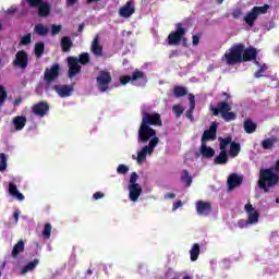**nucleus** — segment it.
I'll use <instances>...</instances> for the list:
<instances>
[{
	"instance_id": "f03ea898",
	"label": "nucleus",
	"mask_w": 279,
	"mask_h": 279,
	"mask_svg": "<svg viewBox=\"0 0 279 279\" xmlns=\"http://www.w3.org/2000/svg\"><path fill=\"white\" fill-rule=\"evenodd\" d=\"M277 173H276V172ZM279 159L276 161L274 168H262L259 170V179L257 181V186L264 193H269L271 189H276L279 184Z\"/></svg>"
},
{
	"instance_id": "052dcab7",
	"label": "nucleus",
	"mask_w": 279,
	"mask_h": 279,
	"mask_svg": "<svg viewBox=\"0 0 279 279\" xmlns=\"http://www.w3.org/2000/svg\"><path fill=\"white\" fill-rule=\"evenodd\" d=\"M177 56H180V51H178V50H172L171 52H170V54H169V58L171 59V58H177Z\"/></svg>"
},
{
	"instance_id": "13d9d810",
	"label": "nucleus",
	"mask_w": 279,
	"mask_h": 279,
	"mask_svg": "<svg viewBox=\"0 0 279 279\" xmlns=\"http://www.w3.org/2000/svg\"><path fill=\"white\" fill-rule=\"evenodd\" d=\"M94 199H101V197H104V193L101 192H96L93 195Z\"/></svg>"
},
{
	"instance_id": "4c0bfd02",
	"label": "nucleus",
	"mask_w": 279,
	"mask_h": 279,
	"mask_svg": "<svg viewBox=\"0 0 279 279\" xmlns=\"http://www.w3.org/2000/svg\"><path fill=\"white\" fill-rule=\"evenodd\" d=\"M34 53L36 58H43V53H45V43L39 41L35 44Z\"/></svg>"
},
{
	"instance_id": "f8f14e48",
	"label": "nucleus",
	"mask_w": 279,
	"mask_h": 279,
	"mask_svg": "<svg viewBox=\"0 0 279 279\" xmlns=\"http://www.w3.org/2000/svg\"><path fill=\"white\" fill-rule=\"evenodd\" d=\"M29 64V54L25 50H19L15 54V59L13 60V66L17 69L25 70Z\"/></svg>"
},
{
	"instance_id": "e2e57ef3",
	"label": "nucleus",
	"mask_w": 279,
	"mask_h": 279,
	"mask_svg": "<svg viewBox=\"0 0 279 279\" xmlns=\"http://www.w3.org/2000/svg\"><path fill=\"white\" fill-rule=\"evenodd\" d=\"M21 216V211L16 210L13 213V217L15 219V223H19V217Z\"/></svg>"
},
{
	"instance_id": "0eeeda50",
	"label": "nucleus",
	"mask_w": 279,
	"mask_h": 279,
	"mask_svg": "<svg viewBox=\"0 0 279 279\" xmlns=\"http://www.w3.org/2000/svg\"><path fill=\"white\" fill-rule=\"evenodd\" d=\"M269 10V4H264L263 7H254L245 16L244 21L248 27H254V23L258 20L260 14H267Z\"/></svg>"
},
{
	"instance_id": "72a5a7b5",
	"label": "nucleus",
	"mask_w": 279,
	"mask_h": 279,
	"mask_svg": "<svg viewBox=\"0 0 279 279\" xmlns=\"http://www.w3.org/2000/svg\"><path fill=\"white\" fill-rule=\"evenodd\" d=\"M229 154L232 158H236V156H239V154H241V144L236 143V142H232L230 144V150Z\"/></svg>"
},
{
	"instance_id": "603ef678",
	"label": "nucleus",
	"mask_w": 279,
	"mask_h": 279,
	"mask_svg": "<svg viewBox=\"0 0 279 279\" xmlns=\"http://www.w3.org/2000/svg\"><path fill=\"white\" fill-rule=\"evenodd\" d=\"M199 38H202L201 35H193L192 36V44L194 47H197V45H199Z\"/></svg>"
},
{
	"instance_id": "69168bd1",
	"label": "nucleus",
	"mask_w": 279,
	"mask_h": 279,
	"mask_svg": "<svg viewBox=\"0 0 279 279\" xmlns=\"http://www.w3.org/2000/svg\"><path fill=\"white\" fill-rule=\"evenodd\" d=\"M84 27H85V24L82 23L78 25V33L82 34V32H84Z\"/></svg>"
},
{
	"instance_id": "b1692460",
	"label": "nucleus",
	"mask_w": 279,
	"mask_h": 279,
	"mask_svg": "<svg viewBox=\"0 0 279 279\" xmlns=\"http://www.w3.org/2000/svg\"><path fill=\"white\" fill-rule=\"evenodd\" d=\"M25 252V241L20 240L14 246L11 252L12 258H19V254H23Z\"/></svg>"
},
{
	"instance_id": "6e6d98bb",
	"label": "nucleus",
	"mask_w": 279,
	"mask_h": 279,
	"mask_svg": "<svg viewBox=\"0 0 279 279\" xmlns=\"http://www.w3.org/2000/svg\"><path fill=\"white\" fill-rule=\"evenodd\" d=\"M65 1L69 8H73V5H75V3H78L80 0H65Z\"/></svg>"
},
{
	"instance_id": "79ce46f5",
	"label": "nucleus",
	"mask_w": 279,
	"mask_h": 279,
	"mask_svg": "<svg viewBox=\"0 0 279 279\" xmlns=\"http://www.w3.org/2000/svg\"><path fill=\"white\" fill-rule=\"evenodd\" d=\"M8 169V156L4 153L0 154V171Z\"/></svg>"
},
{
	"instance_id": "9d476101",
	"label": "nucleus",
	"mask_w": 279,
	"mask_h": 279,
	"mask_svg": "<svg viewBox=\"0 0 279 279\" xmlns=\"http://www.w3.org/2000/svg\"><path fill=\"white\" fill-rule=\"evenodd\" d=\"M112 75L108 71H100L96 77V85L99 93H108Z\"/></svg>"
},
{
	"instance_id": "3c124183",
	"label": "nucleus",
	"mask_w": 279,
	"mask_h": 279,
	"mask_svg": "<svg viewBox=\"0 0 279 279\" xmlns=\"http://www.w3.org/2000/svg\"><path fill=\"white\" fill-rule=\"evenodd\" d=\"M193 110H195V107H190L185 112V116L187 119H190V121H193Z\"/></svg>"
},
{
	"instance_id": "6e6552de",
	"label": "nucleus",
	"mask_w": 279,
	"mask_h": 279,
	"mask_svg": "<svg viewBox=\"0 0 279 279\" xmlns=\"http://www.w3.org/2000/svg\"><path fill=\"white\" fill-rule=\"evenodd\" d=\"M244 210L247 213L248 218L246 221L240 220L238 222L240 228H244L245 226H252L254 223H258V219H260V213H258L257 210L254 211V206L252 205V203H247L244 206Z\"/></svg>"
},
{
	"instance_id": "4d7b16f0",
	"label": "nucleus",
	"mask_w": 279,
	"mask_h": 279,
	"mask_svg": "<svg viewBox=\"0 0 279 279\" xmlns=\"http://www.w3.org/2000/svg\"><path fill=\"white\" fill-rule=\"evenodd\" d=\"M182 206V201H178L177 203L173 204L172 210H178V208H181Z\"/></svg>"
},
{
	"instance_id": "aec40b11",
	"label": "nucleus",
	"mask_w": 279,
	"mask_h": 279,
	"mask_svg": "<svg viewBox=\"0 0 279 279\" xmlns=\"http://www.w3.org/2000/svg\"><path fill=\"white\" fill-rule=\"evenodd\" d=\"M241 184H243V177H241L236 173H231L228 177L227 185H228L229 191H234V189L241 186Z\"/></svg>"
},
{
	"instance_id": "cd10ccee",
	"label": "nucleus",
	"mask_w": 279,
	"mask_h": 279,
	"mask_svg": "<svg viewBox=\"0 0 279 279\" xmlns=\"http://www.w3.org/2000/svg\"><path fill=\"white\" fill-rule=\"evenodd\" d=\"M278 137L276 136H271V137H268L264 141H262V148L263 149H274V146L276 145V143H278Z\"/></svg>"
},
{
	"instance_id": "20e7f679",
	"label": "nucleus",
	"mask_w": 279,
	"mask_h": 279,
	"mask_svg": "<svg viewBox=\"0 0 279 279\" xmlns=\"http://www.w3.org/2000/svg\"><path fill=\"white\" fill-rule=\"evenodd\" d=\"M230 110H232V106L228 101H220L217 104V107H210V111L214 117H219L220 114L227 123H230V121H236V113Z\"/></svg>"
},
{
	"instance_id": "4468645a",
	"label": "nucleus",
	"mask_w": 279,
	"mask_h": 279,
	"mask_svg": "<svg viewBox=\"0 0 279 279\" xmlns=\"http://www.w3.org/2000/svg\"><path fill=\"white\" fill-rule=\"evenodd\" d=\"M32 112L35 117H47L49 114V102L48 101H39L32 106Z\"/></svg>"
},
{
	"instance_id": "423d86ee",
	"label": "nucleus",
	"mask_w": 279,
	"mask_h": 279,
	"mask_svg": "<svg viewBox=\"0 0 279 279\" xmlns=\"http://www.w3.org/2000/svg\"><path fill=\"white\" fill-rule=\"evenodd\" d=\"M158 143H160L159 137L150 138L149 144L147 146H144L142 150L137 153V158L135 155L132 156L133 160L137 159V163L143 165V162H145V160L147 159V154L151 156V154H154V149H156V147L158 146Z\"/></svg>"
},
{
	"instance_id": "e433bc0d",
	"label": "nucleus",
	"mask_w": 279,
	"mask_h": 279,
	"mask_svg": "<svg viewBox=\"0 0 279 279\" xmlns=\"http://www.w3.org/2000/svg\"><path fill=\"white\" fill-rule=\"evenodd\" d=\"M220 141V151H228L227 148L229 145H232V136H227L225 138H219Z\"/></svg>"
},
{
	"instance_id": "ea45409f",
	"label": "nucleus",
	"mask_w": 279,
	"mask_h": 279,
	"mask_svg": "<svg viewBox=\"0 0 279 279\" xmlns=\"http://www.w3.org/2000/svg\"><path fill=\"white\" fill-rule=\"evenodd\" d=\"M77 62L78 64H83V65L88 64V62H90V54H88V52L81 53L77 59Z\"/></svg>"
},
{
	"instance_id": "a18cd8bd",
	"label": "nucleus",
	"mask_w": 279,
	"mask_h": 279,
	"mask_svg": "<svg viewBox=\"0 0 279 279\" xmlns=\"http://www.w3.org/2000/svg\"><path fill=\"white\" fill-rule=\"evenodd\" d=\"M62 32V25H51V36H58Z\"/></svg>"
},
{
	"instance_id": "473e14b6",
	"label": "nucleus",
	"mask_w": 279,
	"mask_h": 279,
	"mask_svg": "<svg viewBox=\"0 0 279 279\" xmlns=\"http://www.w3.org/2000/svg\"><path fill=\"white\" fill-rule=\"evenodd\" d=\"M199 244L195 243L193 244L192 248L190 250V258L192 260V263H195V260H197V258H199Z\"/></svg>"
},
{
	"instance_id": "bf43d9fd",
	"label": "nucleus",
	"mask_w": 279,
	"mask_h": 279,
	"mask_svg": "<svg viewBox=\"0 0 279 279\" xmlns=\"http://www.w3.org/2000/svg\"><path fill=\"white\" fill-rule=\"evenodd\" d=\"M19 9H16V7H11L7 10V14H15V12L17 11Z\"/></svg>"
},
{
	"instance_id": "dca6fc26",
	"label": "nucleus",
	"mask_w": 279,
	"mask_h": 279,
	"mask_svg": "<svg viewBox=\"0 0 279 279\" xmlns=\"http://www.w3.org/2000/svg\"><path fill=\"white\" fill-rule=\"evenodd\" d=\"M196 213L199 215V217H208V215L213 213V204L209 202L197 201Z\"/></svg>"
},
{
	"instance_id": "412c9836",
	"label": "nucleus",
	"mask_w": 279,
	"mask_h": 279,
	"mask_svg": "<svg viewBox=\"0 0 279 279\" xmlns=\"http://www.w3.org/2000/svg\"><path fill=\"white\" fill-rule=\"evenodd\" d=\"M53 90L59 95V97H71L73 95V86L72 85H54Z\"/></svg>"
},
{
	"instance_id": "ddd939ff",
	"label": "nucleus",
	"mask_w": 279,
	"mask_h": 279,
	"mask_svg": "<svg viewBox=\"0 0 279 279\" xmlns=\"http://www.w3.org/2000/svg\"><path fill=\"white\" fill-rule=\"evenodd\" d=\"M57 77H60V64L54 63L50 69L45 70L44 80L47 84H51V82H56Z\"/></svg>"
},
{
	"instance_id": "c9c22d12",
	"label": "nucleus",
	"mask_w": 279,
	"mask_h": 279,
	"mask_svg": "<svg viewBox=\"0 0 279 279\" xmlns=\"http://www.w3.org/2000/svg\"><path fill=\"white\" fill-rule=\"evenodd\" d=\"M181 182L185 183V186H191V184H193V177H191V174H189V170H182L181 172Z\"/></svg>"
},
{
	"instance_id": "58836bf2",
	"label": "nucleus",
	"mask_w": 279,
	"mask_h": 279,
	"mask_svg": "<svg viewBox=\"0 0 279 279\" xmlns=\"http://www.w3.org/2000/svg\"><path fill=\"white\" fill-rule=\"evenodd\" d=\"M186 89H185V87H182V86H174V88H173V94H174V97H177V98H180V97H185V95H186Z\"/></svg>"
},
{
	"instance_id": "f3484780",
	"label": "nucleus",
	"mask_w": 279,
	"mask_h": 279,
	"mask_svg": "<svg viewBox=\"0 0 279 279\" xmlns=\"http://www.w3.org/2000/svg\"><path fill=\"white\" fill-rule=\"evenodd\" d=\"M258 57V51L254 47L245 48V45L242 44V63L252 62Z\"/></svg>"
},
{
	"instance_id": "2eb2a0df",
	"label": "nucleus",
	"mask_w": 279,
	"mask_h": 279,
	"mask_svg": "<svg viewBox=\"0 0 279 279\" xmlns=\"http://www.w3.org/2000/svg\"><path fill=\"white\" fill-rule=\"evenodd\" d=\"M210 141H217V123L213 122L208 130H205L201 143L207 144Z\"/></svg>"
},
{
	"instance_id": "7ed1b4c3",
	"label": "nucleus",
	"mask_w": 279,
	"mask_h": 279,
	"mask_svg": "<svg viewBox=\"0 0 279 279\" xmlns=\"http://www.w3.org/2000/svg\"><path fill=\"white\" fill-rule=\"evenodd\" d=\"M243 44H235L230 47L229 51H226L221 57L222 62L228 66H234L242 63Z\"/></svg>"
},
{
	"instance_id": "5701e85b",
	"label": "nucleus",
	"mask_w": 279,
	"mask_h": 279,
	"mask_svg": "<svg viewBox=\"0 0 279 279\" xmlns=\"http://www.w3.org/2000/svg\"><path fill=\"white\" fill-rule=\"evenodd\" d=\"M90 51L96 56V58H101L104 56V46L99 44V36H96L92 43Z\"/></svg>"
},
{
	"instance_id": "2f4dec72",
	"label": "nucleus",
	"mask_w": 279,
	"mask_h": 279,
	"mask_svg": "<svg viewBox=\"0 0 279 279\" xmlns=\"http://www.w3.org/2000/svg\"><path fill=\"white\" fill-rule=\"evenodd\" d=\"M215 165H228V151L220 150V154L214 160Z\"/></svg>"
},
{
	"instance_id": "9b49d317",
	"label": "nucleus",
	"mask_w": 279,
	"mask_h": 279,
	"mask_svg": "<svg viewBox=\"0 0 279 279\" xmlns=\"http://www.w3.org/2000/svg\"><path fill=\"white\" fill-rule=\"evenodd\" d=\"M130 82H132V83L144 82V84H147V75L145 74V72L136 69L133 72L132 76H130V75L120 76V84H122V86L130 84Z\"/></svg>"
},
{
	"instance_id": "a211bd4d",
	"label": "nucleus",
	"mask_w": 279,
	"mask_h": 279,
	"mask_svg": "<svg viewBox=\"0 0 279 279\" xmlns=\"http://www.w3.org/2000/svg\"><path fill=\"white\" fill-rule=\"evenodd\" d=\"M68 65H69V77L73 80L77 73H81L82 66L80 65L77 58L69 57L68 58Z\"/></svg>"
},
{
	"instance_id": "de8ad7c7",
	"label": "nucleus",
	"mask_w": 279,
	"mask_h": 279,
	"mask_svg": "<svg viewBox=\"0 0 279 279\" xmlns=\"http://www.w3.org/2000/svg\"><path fill=\"white\" fill-rule=\"evenodd\" d=\"M118 173L125 175V173H128V171H130V168L123 163L119 165L117 168Z\"/></svg>"
},
{
	"instance_id": "f704fd0d",
	"label": "nucleus",
	"mask_w": 279,
	"mask_h": 279,
	"mask_svg": "<svg viewBox=\"0 0 279 279\" xmlns=\"http://www.w3.org/2000/svg\"><path fill=\"white\" fill-rule=\"evenodd\" d=\"M34 32L35 34H37V36H47V34H49V28L45 26L43 23H39L35 25Z\"/></svg>"
},
{
	"instance_id": "5fc2aeb1",
	"label": "nucleus",
	"mask_w": 279,
	"mask_h": 279,
	"mask_svg": "<svg viewBox=\"0 0 279 279\" xmlns=\"http://www.w3.org/2000/svg\"><path fill=\"white\" fill-rule=\"evenodd\" d=\"M190 107L195 108V96L193 94L189 95Z\"/></svg>"
},
{
	"instance_id": "0e129e2a",
	"label": "nucleus",
	"mask_w": 279,
	"mask_h": 279,
	"mask_svg": "<svg viewBox=\"0 0 279 279\" xmlns=\"http://www.w3.org/2000/svg\"><path fill=\"white\" fill-rule=\"evenodd\" d=\"M23 101V98H16L14 100V106H21V102Z\"/></svg>"
},
{
	"instance_id": "393cba45",
	"label": "nucleus",
	"mask_w": 279,
	"mask_h": 279,
	"mask_svg": "<svg viewBox=\"0 0 279 279\" xmlns=\"http://www.w3.org/2000/svg\"><path fill=\"white\" fill-rule=\"evenodd\" d=\"M16 132H21V130H23V128H25L26 123H27V118L23 117V116H17L15 118H13L12 121Z\"/></svg>"
},
{
	"instance_id": "a878e982",
	"label": "nucleus",
	"mask_w": 279,
	"mask_h": 279,
	"mask_svg": "<svg viewBox=\"0 0 279 279\" xmlns=\"http://www.w3.org/2000/svg\"><path fill=\"white\" fill-rule=\"evenodd\" d=\"M199 151L203 158H213L215 156V150L213 147H208L206 143H201Z\"/></svg>"
},
{
	"instance_id": "49530a36",
	"label": "nucleus",
	"mask_w": 279,
	"mask_h": 279,
	"mask_svg": "<svg viewBox=\"0 0 279 279\" xmlns=\"http://www.w3.org/2000/svg\"><path fill=\"white\" fill-rule=\"evenodd\" d=\"M21 45H32V34H27L21 38Z\"/></svg>"
},
{
	"instance_id": "338daca9",
	"label": "nucleus",
	"mask_w": 279,
	"mask_h": 279,
	"mask_svg": "<svg viewBox=\"0 0 279 279\" xmlns=\"http://www.w3.org/2000/svg\"><path fill=\"white\" fill-rule=\"evenodd\" d=\"M98 1L101 0H86L87 5H90V3H98Z\"/></svg>"
},
{
	"instance_id": "39448f33",
	"label": "nucleus",
	"mask_w": 279,
	"mask_h": 279,
	"mask_svg": "<svg viewBox=\"0 0 279 279\" xmlns=\"http://www.w3.org/2000/svg\"><path fill=\"white\" fill-rule=\"evenodd\" d=\"M186 35V27H184V24H182L181 22L175 24V31H172L169 35H168V45H170V47H178V45H180V43H183V45L186 44V37H184Z\"/></svg>"
},
{
	"instance_id": "1a4fd4ad",
	"label": "nucleus",
	"mask_w": 279,
	"mask_h": 279,
	"mask_svg": "<svg viewBox=\"0 0 279 279\" xmlns=\"http://www.w3.org/2000/svg\"><path fill=\"white\" fill-rule=\"evenodd\" d=\"M28 8H37L38 16L47 17L51 12V3L45 0H26Z\"/></svg>"
},
{
	"instance_id": "680f3d73",
	"label": "nucleus",
	"mask_w": 279,
	"mask_h": 279,
	"mask_svg": "<svg viewBox=\"0 0 279 279\" xmlns=\"http://www.w3.org/2000/svg\"><path fill=\"white\" fill-rule=\"evenodd\" d=\"M165 199H175V194H173V193H167V194L165 195Z\"/></svg>"
},
{
	"instance_id": "c03bdc74",
	"label": "nucleus",
	"mask_w": 279,
	"mask_h": 279,
	"mask_svg": "<svg viewBox=\"0 0 279 279\" xmlns=\"http://www.w3.org/2000/svg\"><path fill=\"white\" fill-rule=\"evenodd\" d=\"M172 111L174 112V114H177L178 118H180L184 112V108H182L180 105H174L172 107Z\"/></svg>"
},
{
	"instance_id": "37998d69",
	"label": "nucleus",
	"mask_w": 279,
	"mask_h": 279,
	"mask_svg": "<svg viewBox=\"0 0 279 279\" xmlns=\"http://www.w3.org/2000/svg\"><path fill=\"white\" fill-rule=\"evenodd\" d=\"M5 101H8V92L5 90V87H0V108L3 107Z\"/></svg>"
},
{
	"instance_id": "864d4df0",
	"label": "nucleus",
	"mask_w": 279,
	"mask_h": 279,
	"mask_svg": "<svg viewBox=\"0 0 279 279\" xmlns=\"http://www.w3.org/2000/svg\"><path fill=\"white\" fill-rule=\"evenodd\" d=\"M263 73H265V70L260 68L255 72L254 77L258 80L259 77H263Z\"/></svg>"
},
{
	"instance_id": "6ab92c4d",
	"label": "nucleus",
	"mask_w": 279,
	"mask_h": 279,
	"mask_svg": "<svg viewBox=\"0 0 279 279\" xmlns=\"http://www.w3.org/2000/svg\"><path fill=\"white\" fill-rule=\"evenodd\" d=\"M136 12V9L134 8V2L132 0L128 1L122 8L119 10V16L122 19H130L132 14Z\"/></svg>"
},
{
	"instance_id": "7c9ffc66",
	"label": "nucleus",
	"mask_w": 279,
	"mask_h": 279,
	"mask_svg": "<svg viewBox=\"0 0 279 279\" xmlns=\"http://www.w3.org/2000/svg\"><path fill=\"white\" fill-rule=\"evenodd\" d=\"M39 260L38 259H34L32 262H29L28 264H26L22 269H21V275L25 276V274H28V271H34V269H36V266L38 265Z\"/></svg>"
},
{
	"instance_id": "bb28decb",
	"label": "nucleus",
	"mask_w": 279,
	"mask_h": 279,
	"mask_svg": "<svg viewBox=\"0 0 279 279\" xmlns=\"http://www.w3.org/2000/svg\"><path fill=\"white\" fill-rule=\"evenodd\" d=\"M9 194L12 197H16V199H19L20 202H23V199H25V196L23 195V193L19 192V189L14 183H9Z\"/></svg>"
},
{
	"instance_id": "c85d7f7f",
	"label": "nucleus",
	"mask_w": 279,
	"mask_h": 279,
	"mask_svg": "<svg viewBox=\"0 0 279 279\" xmlns=\"http://www.w3.org/2000/svg\"><path fill=\"white\" fill-rule=\"evenodd\" d=\"M244 131L246 134H254L256 132L258 125L254 123L251 119H246L243 124Z\"/></svg>"
},
{
	"instance_id": "09e8293b",
	"label": "nucleus",
	"mask_w": 279,
	"mask_h": 279,
	"mask_svg": "<svg viewBox=\"0 0 279 279\" xmlns=\"http://www.w3.org/2000/svg\"><path fill=\"white\" fill-rule=\"evenodd\" d=\"M242 15H243V11L241 9H235L232 12L233 19H241Z\"/></svg>"
},
{
	"instance_id": "c756f323",
	"label": "nucleus",
	"mask_w": 279,
	"mask_h": 279,
	"mask_svg": "<svg viewBox=\"0 0 279 279\" xmlns=\"http://www.w3.org/2000/svg\"><path fill=\"white\" fill-rule=\"evenodd\" d=\"M71 47H73V40H71V37L64 36L61 38V49L64 52L71 51Z\"/></svg>"
},
{
	"instance_id": "774afa93",
	"label": "nucleus",
	"mask_w": 279,
	"mask_h": 279,
	"mask_svg": "<svg viewBox=\"0 0 279 279\" xmlns=\"http://www.w3.org/2000/svg\"><path fill=\"white\" fill-rule=\"evenodd\" d=\"M222 97H226V99H227V101H228V99H230L231 96H230V94L223 92V93H222Z\"/></svg>"
},
{
	"instance_id": "f257e3e1",
	"label": "nucleus",
	"mask_w": 279,
	"mask_h": 279,
	"mask_svg": "<svg viewBox=\"0 0 279 279\" xmlns=\"http://www.w3.org/2000/svg\"><path fill=\"white\" fill-rule=\"evenodd\" d=\"M141 114L142 122L138 129V143H148L150 138H158V136H156V129H151V125L155 128H162V118L160 117V113H149L147 110L143 109Z\"/></svg>"
},
{
	"instance_id": "a19ab883",
	"label": "nucleus",
	"mask_w": 279,
	"mask_h": 279,
	"mask_svg": "<svg viewBox=\"0 0 279 279\" xmlns=\"http://www.w3.org/2000/svg\"><path fill=\"white\" fill-rule=\"evenodd\" d=\"M51 223L47 222L45 226H44V230L41 232L44 239H51Z\"/></svg>"
},
{
	"instance_id": "8fccbe9b",
	"label": "nucleus",
	"mask_w": 279,
	"mask_h": 279,
	"mask_svg": "<svg viewBox=\"0 0 279 279\" xmlns=\"http://www.w3.org/2000/svg\"><path fill=\"white\" fill-rule=\"evenodd\" d=\"M136 180H138V173L132 172V174L130 177V184H138V183H136Z\"/></svg>"
},
{
	"instance_id": "4be33fe9",
	"label": "nucleus",
	"mask_w": 279,
	"mask_h": 279,
	"mask_svg": "<svg viewBox=\"0 0 279 279\" xmlns=\"http://www.w3.org/2000/svg\"><path fill=\"white\" fill-rule=\"evenodd\" d=\"M141 195H143V187L140 184L129 185V197L131 202H137Z\"/></svg>"
}]
</instances>
